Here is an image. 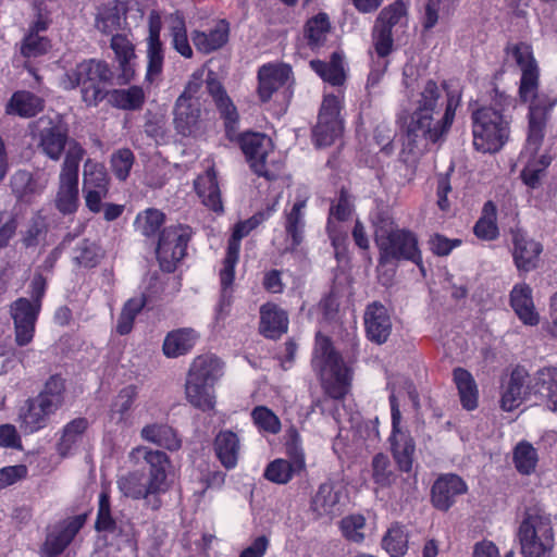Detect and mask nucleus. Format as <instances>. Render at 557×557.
<instances>
[{"instance_id":"obj_19","label":"nucleus","mask_w":557,"mask_h":557,"mask_svg":"<svg viewBox=\"0 0 557 557\" xmlns=\"http://www.w3.org/2000/svg\"><path fill=\"white\" fill-rule=\"evenodd\" d=\"M162 28L161 16L152 11L148 20V36L146 38V81L153 83L160 78L164 64V46L160 39Z\"/></svg>"},{"instance_id":"obj_61","label":"nucleus","mask_w":557,"mask_h":557,"mask_svg":"<svg viewBox=\"0 0 557 557\" xmlns=\"http://www.w3.org/2000/svg\"><path fill=\"white\" fill-rule=\"evenodd\" d=\"M251 418L257 428L270 434H277L281 431L278 417L268 407L257 406L251 411Z\"/></svg>"},{"instance_id":"obj_11","label":"nucleus","mask_w":557,"mask_h":557,"mask_svg":"<svg viewBox=\"0 0 557 557\" xmlns=\"http://www.w3.org/2000/svg\"><path fill=\"white\" fill-rule=\"evenodd\" d=\"M84 154L85 150L77 141L69 144L59 174V188L55 197V207L63 214L73 213L77 209L78 169Z\"/></svg>"},{"instance_id":"obj_33","label":"nucleus","mask_w":557,"mask_h":557,"mask_svg":"<svg viewBox=\"0 0 557 557\" xmlns=\"http://www.w3.org/2000/svg\"><path fill=\"white\" fill-rule=\"evenodd\" d=\"M140 438L170 451L182 447V441L176 431L166 423L152 422L143 426Z\"/></svg>"},{"instance_id":"obj_1","label":"nucleus","mask_w":557,"mask_h":557,"mask_svg":"<svg viewBox=\"0 0 557 557\" xmlns=\"http://www.w3.org/2000/svg\"><path fill=\"white\" fill-rule=\"evenodd\" d=\"M128 460L134 466L145 463L147 472L128 471L116 480L121 494L134 500H144L147 508L159 510L162 507L161 496L172 487V461L170 456L149 446L138 445L128 453Z\"/></svg>"},{"instance_id":"obj_64","label":"nucleus","mask_w":557,"mask_h":557,"mask_svg":"<svg viewBox=\"0 0 557 557\" xmlns=\"http://www.w3.org/2000/svg\"><path fill=\"white\" fill-rule=\"evenodd\" d=\"M83 188L109 190V178L103 165L92 163L90 160L85 163Z\"/></svg>"},{"instance_id":"obj_39","label":"nucleus","mask_w":557,"mask_h":557,"mask_svg":"<svg viewBox=\"0 0 557 557\" xmlns=\"http://www.w3.org/2000/svg\"><path fill=\"white\" fill-rule=\"evenodd\" d=\"M194 187L207 208L215 212L223 211L216 173L213 168H209L203 174L199 175L195 180Z\"/></svg>"},{"instance_id":"obj_21","label":"nucleus","mask_w":557,"mask_h":557,"mask_svg":"<svg viewBox=\"0 0 557 557\" xmlns=\"http://www.w3.org/2000/svg\"><path fill=\"white\" fill-rule=\"evenodd\" d=\"M49 177L42 172L30 173L27 170H17L10 178L12 194L17 201L30 203L47 188Z\"/></svg>"},{"instance_id":"obj_29","label":"nucleus","mask_w":557,"mask_h":557,"mask_svg":"<svg viewBox=\"0 0 557 557\" xmlns=\"http://www.w3.org/2000/svg\"><path fill=\"white\" fill-rule=\"evenodd\" d=\"M57 411L36 397L27 400L26 410L18 414L20 429L26 433H35L48 425L49 419Z\"/></svg>"},{"instance_id":"obj_59","label":"nucleus","mask_w":557,"mask_h":557,"mask_svg":"<svg viewBox=\"0 0 557 557\" xmlns=\"http://www.w3.org/2000/svg\"><path fill=\"white\" fill-rule=\"evenodd\" d=\"M382 545L392 557H401L408 549V536L404 528L393 525L383 537Z\"/></svg>"},{"instance_id":"obj_17","label":"nucleus","mask_w":557,"mask_h":557,"mask_svg":"<svg viewBox=\"0 0 557 557\" xmlns=\"http://www.w3.org/2000/svg\"><path fill=\"white\" fill-rule=\"evenodd\" d=\"M40 312V304L21 297L10 306V315L14 323L15 343L18 346L28 345L35 334L36 322Z\"/></svg>"},{"instance_id":"obj_41","label":"nucleus","mask_w":557,"mask_h":557,"mask_svg":"<svg viewBox=\"0 0 557 557\" xmlns=\"http://www.w3.org/2000/svg\"><path fill=\"white\" fill-rule=\"evenodd\" d=\"M137 387L128 385L120 391L112 401L109 419L119 426L129 425L131 409L137 398Z\"/></svg>"},{"instance_id":"obj_52","label":"nucleus","mask_w":557,"mask_h":557,"mask_svg":"<svg viewBox=\"0 0 557 557\" xmlns=\"http://www.w3.org/2000/svg\"><path fill=\"white\" fill-rule=\"evenodd\" d=\"M111 104L122 110H138L145 101L141 87L131 86L127 89H114L108 92Z\"/></svg>"},{"instance_id":"obj_13","label":"nucleus","mask_w":557,"mask_h":557,"mask_svg":"<svg viewBox=\"0 0 557 557\" xmlns=\"http://www.w3.org/2000/svg\"><path fill=\"white\" fill-rule=\"evenodd\" d=\"M190 227L187 225H172L164 228L160 235L156 249L160 268L165 272H173L186 252L190 239Z\"/></svg>"},{"instance_id":"obj_37","label":"nucleus","mask_w":557,"mask_h":557,"mask_svg":"<svg viewBox=\"0 0 557 557\" xmlns=\"http://www.w3.org/2000/svg\"><path fill=\"white\" fill-rule=\"evenodd\" d=\"M111 49L114 51L121 71L119 83H129L135 74L133 64V60L135 59L134 45L126 36L116 34L111 38Z\"/></svg>"},{"instance_id":"obj_26","label":"nucleus","mask_w":557,"mask_h":557,"mask_svg":"<svg viewBox=\"0 0 557 557\" xmlns=\"http://www.w3.org/2000/svg\"><path fill=\"white\" fill-rule=\"evenodd\" d=\"M449 90L446 84L438 85L435 81L429 79L413 100L411 115L424 113H441L446 107V91Z\"/></svg>"},{"instance_id":"obj_45","label":"nucleus","mask_w":557,"mask_h":557,"mask_svg":"<svg viewBox=\"0 0 557 557\" xmlns=\"http://www.w3.org/2000/svg\"><path fill=\"white\" fill-rule=\"evenodd\" d=\"M305 466V460L301 459H292L289 461L287 459L277 458L267 466L263 475L270 482L286 484L296 473L300 472Z\"/></svg>"},{"instance_id":"obj_50","label":"nucleus","mask_w":557,"mask_h":557,"mask_svg":"<svg viewBox=\"0 0 557 557\" xmlns=\"http://www.w3.org/2000/svg\"><path fill=\"white\" fill-rule=\"evenodd\" d=\"M331 32V22L329 15L320 12L309 18L305 26V34L308 45L314 49L322 47Z\"/></svg>"},{"instance_id":"obj_34","label":"nucleus","mask_w":557,"mask_h":557,"mask_svg":"<svg viewBox=\"0 0 557 557\" xmlns=\"http://www.w3.org/2000/svg\"><path fill=\"white\" fill-rule=\"evenodd\" d=\"M270 213L259 212L251 218L235 224L231 238L228 239L226 255L223 263L236 265L239 260L240 240L249 235L258 225L269 218Z\"/></svg>"},{"instance_id":"obj_55","label":"nucleus","mask_w":557,"mask_h":557,"mask_svg":"<svg viewBox=\"0 0 557 557\" xmlns=\"http://www.w3.org/2000/svg\"><path fill=\"white\" fill-rule=\"evenodd\" d=\"M145 305L144 296L131 298L124 304L116 323V332L120 335H126L133 330L134 321Z\"/></svg>"},{"instance_id":"obj_58","label":"nucleus","mask_w":557,"mask_h":557,"mask_svg":"<svg viewBox=\"0 0 557 557\" xmlns=\"http://www.w3.org/2000/svg\"><path fill=\"white\" fill-rule=\"evenodd\" d=\"M164 222V214L157 209H147L139 212L134 221V226L141 235L151 237L157 234Z\"/></svg>"},{"instance_id":"obj_9","label":"nucleus","mask_w":557,"mask_h":557,"mask_svg":"<svg viewBox=\"0 0 557 557\" xmlns=\"http://www.w3.org/2000/svg\"><path fill=\"white\" fill-rule=\"evenodd\" d=\"M473 147L483 153L498 152L510 136V119L491 107L475 110L471 116Z\"/></svg>"},{"instance_id":"obj_49","label":"nucleus","mask_w":557,"mask_h":557,"mask_svg":"<svg viewBox=\"0 0 557 557\" xmlns=\"http://www.w3.org/2000/svg\"><path fill=\"white\" fill-rule=\"evenodd\" d=\"M311 69L324 81L334 86H339L345 81L342 57L334 52L330 62L312 60Z\"/></svg>"},{"instance_id":"obj_46","label":"nucleus","mask_w":557,"mask_h":557,"mask_svg":"<svg viewBox=\"0 0 557 557\" xmlns=\"http://www.w3.org/2000/svg\"><path fill=\"white\" fill-rule=\"evenodd\" d=\"M208 90L213 98V101L221 114V116L225 121V126L227 129H233L238 121L237 110L230 99V97L225 94L223 87L220 83L215 81L208 82Z\"/></svg>"},{"instance_id":"obj_57","label":"nucleus","mask_w":557,"mask_h":557,"mask_svg":"<svg viewBox=\"0 0 557 557\" xmlns=\"http://www.w3.org/2000/svg\"><path fill=\"white\" fill-rule=\"evenodd\" d=\"M515 467L521 474H531L537 463L536 449L528 442H520L513 449Z\"/></svg>"},{"instance_id":"obj_30","label":"nucleus","mask_w":557,"mask_h":557,"mask_svg":"<svg viewBox=\"0 0 557 557\" xmlns=\"http://www.w3.org/2000/svg\"><path fill=\"white\" fill-rule=\"evenodd\" d=\"M135 0H116L114 4L102 5L98 10L96 27L103 34H111L122 27L128 18V8Z\"/></svg>"},{"instance_id":"obj_31","label":"nucleus","mask_w":557,"mask_h":557,"mask_svg":"<svg viewBox=\"0 0 557 557\" xmlns=\"http://www.w3.org/2000/svg\"><path fill=\"white\" fill-rule=\"evenodd\" d=\"M260 333L268 338L276 339L288 330V315L285 310L273 302L260 307Z\"/></svg>"},{"instance_id":"obj_7","label":"nucleus","mask_w":557,"mask_h":557,"mask_svg":"<svg viewBox=\"0 0 557 557\" xmlns=\"http://www.w3.org/2000/svg\"><path fill=\"white\" fill-rule=\"evenodd\" d=\"M223 375V362L215 356L206 355L194 359L187 373L185 396L187 401L202 411L215 406L214 385Z\"/></svg>"},{"instance_id":"obj_23","label":"nucleus","mask_w":557,"mask_h":557,"mask_svg":"<svg viewBox=\"0 0 557 557\" xmlns=\"http://www.w3.org/2000/svg\"><path fill=\"white\" fill-rule=\"evenodd\" d=\"M200 102L186 101L178 97L173 110V123L176 132L183 136H196L201 132Z\"/></svg>"},{"instance_id":"obj_3","label":"nucleus","mask_w":557,"mask_h":557,"mask_svg":"<svg viewBox=\"0 0 557 557\" xmlns=\"http://www.w3.org/2000/svg\"><path fill=\"white\" fill-rule=\"evenodd\" d=\"M312 362L320 373L322 387L327 395L312 403V411L319 409L324 413L329 397L339 399L348 393L351 373L326 337H318Z\"/></svg>"},{"instance_id":"obj_43","label":"nucleus","mask_w":557,"mask_h":557,"mask_svg":"<svg viewBox=\"0 0 557 557\" xmlns=\"http://www.w3.org/2000/svg\"><path fill=\"white\" fill-rule=\"evenodd\" d=\"M45 101L41 97L30 91L20 90L12 95L7 104V113L21 117H32L44 109Z\"/></svg>"},{"instance_id":"obj_44","label":"nucleus","mask_w":557,"mask_h":557,"mask_svg":"<svg viewBox=\"0 0 557 557\" xmlns=\"http://www.w3.org/2000/svg\"><path fill=\"white\" fill-rule=\"evenodd\" d=\"M88 428V421L85 418H76L66 423L62 430L61 438L57 445V450L62 457L71 455L82 443L85 431Z\"/></svg>"},{"instance_id":"obj_54","label":"nucleus","mask_w":557,"mask_h":557,"mask_svg":"<svg viewBox=\"0 0 557 557\" xmlns=\"http://www.w3.org/2000/svg\"><path fill=\"white\" fill-rule=\"evenodd\" d=\"M64 380L60 375H51L36 398L41 399L57 411L64 403Z\"/></svg>"},{"instance_id":"obj_24","label":"nucleus","mask_w":557,"mask_h":557,"mask_svg":"<svg viewBox=\"0 0 557 557\" xmlns=\"http://www.w3.org/2000/svg\"><path fill=\"white\" fill-rule=\"evenodd\" d=\"M512 257L517 269L523 272L536 269L543 250L542 245L521 231L512 232Z\"/></svg>"},{"instance_id":"obj_40","label":"nucleus","mask_w":557,"mask_h":557,"mask_svg":"<svg viewBox=\"0 0 557 557\" xmlns=\"http://www.w3.org/2000/svg\"><path fill=\"white\" fill-rule=\"evenodd\" d=\"M199 334L191 327H182L168 333L162 350L168 358H177L188 354L196 345Z\"/></svg>"},{"instance_id":"obj_56","label":"nucleus","mask_w":557,"mask_h":557,"mask_svg":"<svg viewBox=\"0 0 557 557\" xmlns=\"http://www.w3.org/2000/svg\"><path fill=\"white\" fill-rule=\"evenodd\" d=\"M169 30L173 49L182 57L190 59L193 57V49L188 41L184 18L178 15L172 16Z\"/></svg>"},{"instance_id":"obj_48","label":"nucleus","mask_w":557,"mask_h":557,"mask_svg":"<svg viewBox=\"0 0 557 557\" xmlns=\"http://www.w3.org/2000/svg\"><path fill=\"white\" fill-rule=\"evenodd\" d=\"M235 267L232 264L223 263L220 270V285L221 293L220 299L216 305V319H224L231 309L233 302V283L235 280Z\"/></svg>"},{"instance_id":"obj_20","label":"nucleus","mask_w":557,"mask_h":557,"mask_svg":"<svg viewBox=\"0 0 557 557\" xmlns=\"http://www.w3.org/2000/svg\"><path fill=\"white\" fill-rule=\"evenodd\" d=\"M309 194L306 189H299L295 201L289 209H285L284 230L287 236V250L296 249L304 239L306 227V208Z\"/></svg>"},{"instance_id":"obj_18","label":"nucleus","mask_w":557,"mask_h":557,"mask_svg":"<svg viewBox=\"0 0 557 557\" xmlns=\"http://www.w3.org/2000/svg\"><path fill=\"white\" fill-rule=\"evenodd\" d=\"M84 515L62 520L52 525L46 536V541L41 546L40 554L42 557H57L70 545L75 535L85 524Z\"/></svg>"},{"instance_id":"obj_36","label":"nucleus","mask_w":557,"mask_h":557,"mask_svg":"<svg viewBox=\"0 0 557 557\" xmlns=\"http://www.w3.org/2000/svg\"><path fill=\"white\" fill-rule=\"evenodd\" d=\"M228 33V24L222 20L208 30H194L191 40L198 51L208 54L227 42Z\"/></svg>"},{"instance_id":"obj_2","label":"nucleus","mask_w":557,"mask_h":557,"mask_svg":"<svg viewBox=\"0 0 557 557\" xmlns=\"http://www.w3.org/2000/svg\"><path fill=\"white\" fill-rule=\"evenodd\" d=\"M506 53L513 59L521 72L518 94L521 102L529 103L528 147L534 151L545 135V127L556 99L539 91L540 67L530 45L510 44L506 47Z\"/></svg>"},{"instance_id":"obj_62","label":"nucleus","mask_w":557,"mask_h":557,"mask_svg":"<svg viewBox=\"0 0 557 557\" xmlns=\"http://www.w3.org/2000/svg\"><path fill=\"white\" fill-rule=\"evenodd\" d=\"M373 480L380 486H391L396 482V474L387 456L377 454L372 460Z\"/></svg>"},{"instance_id":"obj_35","label":"nucleus","mask_w":557,"mask_h":557,"mask_svg":"<svg viewBox=\"0 0 557 557\" xmlns=\"http://www.w3.org/2000/svg\"><path fill=\"white\" fill-rule=\"evenodd\" d=\"M528 372L523 368H516L505 386L502 395V407L506 411H511L519 407L524 397L533 391L527 385Z\"/></svg>"},{"instance_id":"obj_22","label":"nucleus","mask_w":557,"mask_h":557,"mask_svg":"<svg viewBox=\"0 0 557 557\" xmlns=\"http://www.w3.org/2000/svg\"><path fill=\"white\" fill-rule=\"evenodd\" d=\"M363 320L369 341L382 345L388 339L392 333V320L384 305L377 301L368 305Z\"/></svg>"},{"instance_id":"obj_6","label":"nucleus","mask_w":557,"mask_h":557,"mask_svg":"<svg viewBox=\"0 0 557 557\" xmlns=\"http://www.w3.org/2000/svg\"><path fill=\"white\" fill-rule=\"evenodd\" d=\"M112 78L113 72L106 61L88 59L66 71L60 77L59 85L64 90L81 87L82 100L87 106L95 107L108 96L104 85Z\"/></svg>"},{"instance_id":"obj_4","label":"nucleus","mask_w":557,"mask_h":557,"mask_svg":"<svg viewBox=\"0 0 557 557\" xmlns=\"http://www.w3.org/2000/svg\"><path fill=\"white\" fill-rule=\"evenodd\" d=\"M460 103V90H447L444 111L411 115L407 137L409 143L416 145L419 153L428 150L429 145H437L446 139Z\"/></svg>"},{"instance_id":"obj_5","label":"nucleus","mask_w":557,"mask_h":557,"mask_svg":"<svg viewBox=\"0 0 557 557\" xmlns=\"http://www.w3.org/2000/svg\"><path fill=\"white\" fill-rule=\"evenodd\" d=\"M374 239L380 250V262L409 260L422 268V256L416 235L398 228L393 219L383 212L372 216Z\"/></svg>"},{"instance_id":"obj_10","label":"nucleus","mask_w":557,"mask_h":557,"mask_svg":"<svg viewBox=\"0 0 557 557\" xmlns=\"http://www.w3.org/2000/svg\"><path fill=\"white\" fill-rule=\"evenodd\" d=\"M240 148L257 175L268 181H275L282 176L284 163L274 151L269 136L261 133H245L240 137Z\"/></svg>"},{"instance_id":"obj_12","label":"nucleus","mask_w":557,"mask_h":557,"mask_svg":"<svg viewBox=\"0 0 557 557\" xmlns=\"http://www.w3.org/2000/svg\"><path fill=\"white\" fill-rule=\"evenodd\" d=\"M408 26V9L403 0H397L384 8L373 28V44L379 57L385 58L393 49V37Z\"/></svg>"},{"instance_id":"obj_14","label":"nucleus","mask_w":557,"mask_h":557,"mask_svg":"<svg viewBox=\"0 0 557 557\" xmlns=\"http://www.w3.org/2000/svg\"><path fill=\"white\" fill-rule=\"evenodd\" d=\"M32 127L37 148L50 160L59 161L67 143V133L60 121L41 116Z\"/></svg>"},{"instance_id":"obj_27","label":"nucleus","mask_w":557,"mask_h":557,"mask_svg":"<svg viewBox=\"0 0 557 557\" xmlns=\"http://www.w3.org/2000/svg\"><path fill=\"white\" fill-rule=\"evenodd\" d=\"M292 67L286 64H264L258 72V94L261 101L267 102L272 95L287 84Z\"/></svg>"},{"instance_id":"obj_15","label":"nucleus","mask_w":557,"mask_h":557,"mask_svg":"<svg viewBox=\"0 0 557 557\" xmlns=\"http://www.w3.org/2000/svg\"><path fill=\"white\" fill-rule=\"evenodd\" d=\"M339 112L338 97L326 95L322 101L318 123L313 128V139L318 147L331 146L342 135L344 125Z\"/></svg>"},{"instance_id":"obj_47","label":"nucleus","mask_w":557,"mask_h":557,"mask_svg":"<svg viewBox=\"0 0 557 557\" xmlns=\"http://www.w3.org/2000/svg\"><path fill=\"white\" fill-rule=\"evenodd\" d=\"M454 381L465 409L473 410L478 406V387L471 373L462 368L454 370Z\"/></svg>"},{"instance_id":"obj_25","label":"nucleus","mask_w":557,"mask_h":557,"mask_svg":"<svg viewBox=\"0 0 557 557\" xmlns=\"http://www.w3.org/2000/svg\"><path fill=\"white\" fill-rule=\"evenodd\" d=\"M468 486L457 474H444L432 486V503L435 508L448 510L458 495L467 492Z\"/></svg>"},{"instance_id":"obj_32","label":"nucleus","mask_w":557,"mask_h":557,"mask_svg":"<svg viewBox=\"0 0 557 557\" xmlns=\"http://www.w3.org/2000/svg\"><path fill=\"white\" fill-rule=\"evenodd\" d=\"M240 448L239 436L231 430H222L214 437V454L221 465L227 470L234 469L237 466Z\"/></svg>"},{"instance_id":"obj_42","label":"nucleus","mask_w":557,"mask_h":557,"mask_svg":"<svg viewBox=\"0 0 557 557\" xmlns=\"http://www.w3.org/2000/svg\"><path fill=\"white\" fill-rule=\"evenodd\" d=\"M544 139V137L542 138ZM543 140H541L536 150L529 149L528 141L525 143L524 150L522 151V158H527V164L521 172V177L525 185L531 188L539 186L541 173L549 165L550 158L545 154L537 157Z\"/></svg>"},{"instance_id":"obj_8","label":"nucleus","mask_w":557,"mask_h":557,"mask_svg":"<svg viewBox=\"0 0 557 557\" xmlns=\"http://www.w3.org/2000/svg\"><path fill=\"white\" fill-rule=\"evenodd\" d=\"M517 537L523 557H557L550 517L539 508H528Z\"/></svg>"},{"instance_id":"obj_60","label":"nucleus","mask_w":557,"mask_h":557,"mask_svg":"<svg viewBox=\"0 0 557 557\" xmlns=\"http://www.w3.org/2000/svg\"><path fill=\"white\" fill-rule=\"evenodd\" d=\"M350 214L351 203L348 199V196L342 191L337 203L332 206L330 209V218L327 222V232L332 238L333 245H336L339 240V235L337 234V227L334 223V220L346 221Z\"/></svg>"},{"instance_id":"obj_38","label":"nucleus","mask_w":557,"mask_h":557,"mask_svg":"<svg viewBox=\"0 0 557 557\" xmlns=\"http://www.w3.org/2000/svg\"><path fill=\"white\" fill-rule=\"evenodd\" d=\"M532 389L539 395L546 407L557 412V368L547 367L540 369L534 376Z\"/></svg>"},{"instance_id":"obj_16","label":"nucleus","mask_w":557,"mask_h":557,"mask_svg":"<svg viewBox=\"0 0 557 557\" xmlns=\"http://www.w3.org/2000/svg\"><path fill=\"white\" fill-rule=\"evenodd\" d=\"M389 404L393 429L389 441L393 457L401 472L410 473L416 450L414 442L409 435L403 433L399 429L401 413L394 393H392L389 396Z\"/></svg>"},{"instance_id":"obj_51","label":"nucleus","mask_w":557,"mask_h":557,"mask_svg":"<svg viewBox=\"0 0 557 557\" xmlns=\"http://www.w3.org/2000/svg\"><path fill=\"white\" fill-rule=\"evenodd\" d=\"M496 206L493 201L484 203L482 215L476 221L473 232L475 236L483 240H494L498 237L499 231L496 223Z\"/></svg>"},{"instance_id":"obj_28","label":"nucleus","mask_w":557,"mask_h":557,"mask_svg":"<svg viewBox=\"0 0 557 557\" xmlns=\"http://www.w3.org/2000/svg\"><path fill=\"white\" fill-rule=\"evenodd\" d=\"M509 296L512 310L524 325L535 326L540 323V314L535 309L532 288L527 283L516 284Z\"/></svg>"},{"instance_id":"obj_53","label":"nucleus","mask_w":557,"mask_h":557,"mask_svg":"<svg viewBox=\"0 0 557 557\" xmlns=\"http://www.w3.org/2000/svg\"><path fill=\"white\" fill-rule=\"evenodd\" d=\"M339 502V495L334 491L331 483H323L319 486L312 499L311 507L319 516L333 515Z\"/></svg>"},{"instance_id":"obj_63","label":"nucleus","mask_w":557,"mask_h":557,"mask_svg":"<svg viewBox=\"0 0 557 557\" xmlns=\"http://www.w3.org/2000/svg\"><path fill=\"white\" fill-rule=\"evenodd\" d=\"M134 161V153L128 148H122L112 153L110 165L117 180L125 181L128 177Z\"/></svg>"}]
</instances>
